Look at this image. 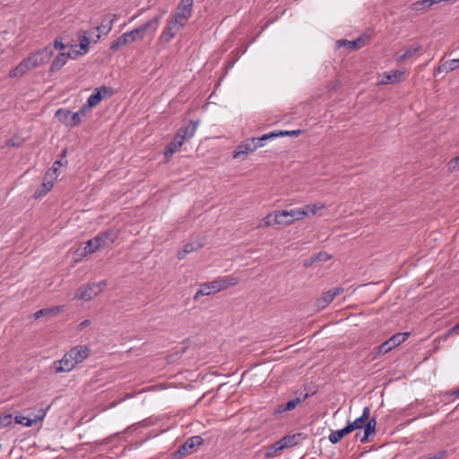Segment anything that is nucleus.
<instances>
[{"label":"nucleus","instance_id":"f257e3e1","mask_svg":"<svg viewBox=\"0 0 459 459\" xmlns=\"http://www.w3.org/2000/svg\"><path fill=\"white\" fill-rule=\"evenodd\" d=\"M238 282L239 279L234 274L218 277L210 282L202 283L195 294L194 299L196 301L201 296H208L225 290Z\"/></svg>","mask_w":459,"mask_h":459},{"label":"nucleus","instance_id":"f03ea898","mask_svg":"<svg viewBox=\"0 0 459 459\" xmlns=\"http://www.w3.org/2000/svg\"><path fill=\"white\" fill-rule=\"evenodd\" d=\"M158 21L156 18L150 20L145 22L142 26L132 30L129 32H126L117 38L110 45V49L112 51H117L120 48L125 45L131 44L136 40L142 39L143 37V33L151 27L157 28Z\"/></svg>","mask_w":459,"mask_h":459},{"label":"nucleus","instance_id":"7ed1b4c3","mask_svg":"<svg viewBox=\"0 0 459 459\" xmlns=\"http://www.w3.org/2000/svg\"><path fill=\"white\" fill-rule=\"evenodd\" d=\"M292 224L288 210L274 211L264 217L257 228H269L273 226H289Z\"/></svg>","mask_w":459,"mask_h":459},{"label":"nucleus","instance_id":"20e7f679","mask_svg":"<svg viewBox=\"0 0 459 459\" xmlns=\"http://www.w3.org/2000/svg\"><path fill=\"white\" fill-rule=\"evenodd\" d=\"M107 285L108 282L105 280L99 282H91L80 287L76 291L75 297L81 300L90 301L101 293Z\"/></svg>","mask_w":459,"mask_h":459},{"label":"nucleus","instance_id":"39448f33","mask_svg":"<svg viewBox=\"0 0 459 459\" xmlns=\"http://www.w3.org/2000/svg\"><path fill=\"white\" fill-rule=\"evenodd\" d=\"M194 0H180L174 13V28L185 26L192 15Z\"/></svg>","mask_w":459,"mask_h":459},{"label":"nucleus","instance_id":"423d86ee","mask_svg":"<svg viewBox=\"0 0 459 459\" xmlns=\"http://www.w3.org/2000/svg\"><path fill=\"white\" fill-rule=\"evenodd\" d=\"M266 140L261 137H252L241 143L233 153L234 159H242L244 156L255 152L257 148L264 145Z\"/></svg>","mask_w":459,"mask_h":459},{"label":"nucleus","instance_id":"0eeeda50","mask_svg":"<svg viewBox=\"0 0 459 459\" xmlns=\"http://www.w3.org/2000/svg\"><path fill=\"white\" fill-rule=\"evenodd\" d=\"M197 126V122L188 121L178 129L177 134L174 135V152L178 147L183 145L185 141L188 140L195 134Z\"/></svg>","mask_w":459,"mask_h":459},{"label":"nucleus","instance_id":"6e6552de","mask_svg":"<svg viewBox=\"0 0 459 459\" xmlns=\"http://www.w3.org/2000/svg\"><path fill=\"white\" fill-rule=\"evenodd\" d=\"M204 439L200 436H193L186 440L174 453V459H182L184 456L193 454L195 448L203 444Z\"/></svg>","mask_w":459,"mask_h":459},{"label":"nucleus","instance_id":"1a4fd4ad","mask_svg":"<svg viewBox=\"0 0 459 459\" xmlns=\"http://www.w3.org/2000/svg\"><path fill=\"white\" fill-rule=\"evenodd\" d=\"M408 333H398L390 337L387 341L377 347V354L384 355L397 347L401 343L404 342L408 338Z\"/></svg>","mask_w":459,"mask_h":459},{"label":"nucleus","instance_id":"9d476101","mask_svg":"<svg viewBox=\"0 0 459 459\" xmlns=\"http://www.w3.org/2000/svg\"><path fill=\"white\" fill-rule=\"evenodd\" d=\"M56 118L66 126L74 127L81 124L82 119L79 117V114L72 112L65 108H59L56 111Z\"/></svg>","mask_w":459,"mask_h":459},{"label":"nucleus","instance_id":"9b49d317","mask_svg":"<svg viewBox=\"0 0 459 459\" xmlns=\"http://www.w3.org/2000/svg\"><path fill=\"white\" fill-rule=\"evenodd\" d=\"M50 409V405H48L46 408H40L34 414V419L30 417H25L22 415H16L14 417V421L17 424L23 425L25 427H31L38 422H42L47 415L48 411Z\"/></svg>","mask_w":459,"mask_h":459},{"label":"nucleus","instance_id":"f8f14e48","mask_svg":"<svg viewBox=\"0 0 459 459\" xmlns=\"http://www.w3.org/2000/svg\"><path fill=\"white\" fill-rule=\"evenodd\" d=\"M343 288L337 287L324 292L316 301L317 310L325 309L331 302H333L336 296L343 293Z\"/></svg>","mask_w":459,"mask_h":459},{"label":"nucleus","instance_id":"ddd939ff","mask_svg":"<svg viewBox=\"0 0 459 459\" xmlns=\"http://www.w3.org/2000/svg\"><path fill=\"white\" fill-rule=\"evenodd\" d=\"M75 366L76 364L74 361L73 356L67 351L61 359L53 362L52 368L56 374H59L62 372H69L74 369Z\"/></svg>","mask_w":459,"mask_h":459},{"label":"nucleus","instance_id":"4468645a","mask_svg":"<svg viewBox=\"0 0 459 459\" xmlns=\"http://www.w3.org/2000/svg\"><path fill=\"white\" fill-rule=\"evenodd\" d=\"M53 54L54 51L52 50L51 45H48L42 49L30 53L29 56L32 59L34 65L39 67L44 64H47L50 60Z\"/></svg>","mask_w":459,"mask_h":459},{"label":"nucleus","instance_id":"2eb2a0df","mask_svg":"<svg viewBox=\"0 0 459 459\" xmlns=\"http://www.w3.org/2000/svg\"><path fill=\"white\" fill-rule=\"evenodd\" d=\"M113 94L111 87L101 86L96 88L94 92L87 100V107H96L103 98L110 97Z\"/></svg>","mask_w":459,"mask_h":459},{"label":"nucleus","instance_id":"dca6fc26","mask_svg":"<svg viewBox=\"0 0 459 459\" xmlns=\"http://www.w3.org/2000/svg\"><path fill=\"white\" fill-rule=\"evenodd\" d=\"M35 68H37V66L34 65L32 59L28 56V57L23 59L17 66L10 70L9 77H21Z\"/></svg>","mask_w":459,"mask_h":459},{"label":"nucleus","instance_id":"f3484780","mask_svg":"<svg viewBox=\"0 0 459 459\" xmlns=\"http://www.w3.org/2000/svg\"><path fill=\"white\" fill-rule=\"evenodd\" d=\"M78 54H79L78 51L59 53L54 58V60L49 67V73L50 74L56 73L67 63L69 58H75V56Z\"/></svg>","mask_w":459,"mask_h":459},{"label":"nucleus","instance_id":"a211bd4d","mask_svg":"<svg viewBox=\"0 0 459 459\" xmlns=\"http://www.w3.org/2000/svg\"><path fill=\"white\" fill-rule=\"evenodd\" d=\"M405 72L402 70H393L383 73L380 77L379 84L397 83L403 80Z\"/></svg>","mask_w":459,"mask_h":459},{"label":"nucleus","instance_id":"6ab92c4d","mask_svg":"<svg viewBox=\"0 0 459 459\" xmlns=\"http://www.w3.org/2000/svg\"><path fill=\"white\" fill-rule=\"evenodd\" d=\"M75 364L82 363L91 354V350L86 345H78L69 351Z\"/></svg>","mask_w":459,"mask_h":459},{"label":"nucleus","instance_id":"aec40b11","mask_svg":"<svg viewBox=\"0 0 459 459\" xmlns=\"http://www.w3.org/2000/svg\"><path fill=\"white\" fill-rule=\"evenodd\" d=\"M370 409L369 407H365L363 409L362 414L360 417L357 418L354 421L349 422L346 426L350 432H352L355 429H362L366 423V421L369 418Z\"/></svg>","mask_w":459,"mask_h":459},{"label":"nucleus","instance_id":"412c9836","mask_svg":"<svg viewBox=\"0 0 459 459\" xmlns=\"http://www.w3.org/2000/svg\"><path fill=\"white\" fill-rule=\"evenodd\" d=\"M117 14H112L109 16V19L107 23H102L95 28L90 29V30H86V33L93 34V33L100 31V34L101 33L108 34L112 30L113 23L117 20Z\"/></svg>","mask_w":459,"mask_h":459},{"label":"nucleus","instance_id":"4be33fe9","mask_svg":"<svg viewBox=\"0 0 459 459\" xmlns=\"http://www.w3.org/2000/svg\"><path fill=\"white\" fill-rule=\"evenodd\" d=\"M103 247V240L97 235L85 243L84 255L93 254Z\"/></svg>","mask_w":459,"mask_h":459},{"label":"nucleus","instance_id":"5701e85b","mask_svg":"<svg viewBox=\"0 0 459 459\" xmlns=\"http://www.w3.org/2000/svg\"><path fill=\"white\" fill-rule=\"evenodd\" d=\"M63 306H56L52 307L42 308L34 313L33 316L35 319H39L40 317H52L60 314L63 311Z\"/></svg>","mask_w":459,"mask_h":459},{"label":"nucleus","instance_id":"b1692460","mask_svg":"<svg viewBox=\"0 0 459 459\" xmlns=\"http://www.w3.org/2000/svg\"><path fill=\"white\" fill-rule=\"evenodd\" d=\"M377 420L376 418L368 419L364 425V435L360 437V442L365 443L368 437L376 433Z\"/></svg>","mask_w":459,"mask_h":459},{"label":"nucleus","instance_id":"393cba45","mask_svg":"<svg viewBox=\"0 0 459 459\" xmlns=\"http://www.w3.org/2000/svg\"><path fill=\"white\" fill-rule=\"evenodd\" d=\"M307 396V395L306 394L302 399L299 397H296L294 399L290 400L285 404L280 405L278 407L276 412L282 413L285 411H290L294 410L297 407V405H299L302 401H304L306 399Z\"/></svg>","mask_w":459,"mask_h":459},{"label":"nucleus","instance_id":"a878e982","mask_svg":"<svg viewBox=\"0 0 459 459\" xmlns=\"http://www.w3.org/2000/svg\"><path fill=\"white\" fill-rule=\"evenodd\" d=\"M338 44L340 47H342V46L346 47L350 50H356L365 45V40L363 38H358L355 40L343 39V40L338 41Z\"/></svg>","mask_w":459,"mask_h":459},{"label":"nucleus","instance_id":"bb28decb","mask_svg":"<svg viewBox=\"0 0 459 459\" xmlns=\"http://www.w3.org/2000/svg\"><path fill=\"white\" fill-rule=\"evenodd\" d=\"M98 235L103 240V247L114 243L118 237L117 231L115 230H108L107 231L100 232Z\"/></svg>","mask_w":459,"mask_h":459},{"label":"nucleus","instance_id":"cd10ccee","mask_svg":"<svg viewBox=\"0 0 459 459\" xmlns=\"http://www.w3.org/2000/svg\"><path fill=\"white\" fill-rule=\"evenodd\" d=\"M203 245L204 244L202 242L187 243L182 250L178 252L177 256L178 259H183L187 254L200 249Z\"/></svg>","mask_w":459,"mask_h":459},{"label":"nucleus","instance_id":"c85d7f7f","mask_svg":"<svg viewBox=\"0 0 459 459\" xmlns=\"http://www.w3.org/2000/svg\"><path fill=\"white\" fill-rule=\"evenodd\" d=\"M421 45H412L408 47L403 55L396 57V61L403 62L413 57L421 49Z\"/></svg>","mask_w":459,"mask_h":459},{"label":"nucleus","instance_id":"c756f323","mask_svg":"<svg viewBox=\"0 0 459 459\" xmlns=\"http://www.w3.org/2000/svg\"><path fill=\"white\" fill-rule=\"evenodd\" d=\"M300 434H295L291 436H285L279 440L282 449L296 446L299 442Z\"/></svg>","mask_w":459,"mask_h":459},{"label":"nucleus","instance_id":"7c9ffc66","mask_svg":"<svg viewBox=\"0 0 459 459\" xmlns=\"http://www.w3.org/2000/svg\"><path fill=\"white\" fill-rule=\"evenodd\" d=\"M264 449V456L267 459H273L277 457L280 455V452L283 450L279 441L275 442L270 446L265 447Z\"/></svg>","mask_w":459,"mask_h":459},{"label":"nucleus","instance_id":"2f4dec72","mask_svg":"<svg viewBox=\"0 0 459 459\" xmlns=\"http://www.w3.org/2000/svg\"><path fill=\"white\" fill-rule=\"evenodd\" d=\"M303 208H304V211L306 212L307 217L309 215H315L319 211L325 209V204L322 202H317V203L307 204Z\"/></svg>","mask_w":459,"mask_h":459},{"label":"nucleus","instance_id":"473e14b6","mask_svg":"<svg viewBox=\"0 0 459 459\" xmlns=\"http://www.w3.org/2000/svg\"><path fill=\"white\" fill-rule=\"evenodd\" d=\"M351 433L348 429L347 427L342 429H338V430H335V431H333L329 437H328V439L331 443L333 444H336L338 443L345 435Z\"/></svg>","mask_w":459,"mask_h":459},{"label":"nucleus","instance_id":"72a5a7b5","mask_svg":"<svg viewBox=\"0 0 459 459\" xmlns=\"http://www.w3.org/2000/svg\"><path fill=\"white\" fill-rule=\"evenodd\" d=\"M299 134V131H275L271 132L268 134H264L262 135V140H269L272 138H275L278 136H283V135H298Z\"/></svg>","mask_w":459,"mask_h":459},{"label":"nucleus","instance_id":"f704fd0d","mask_svg":"<svg viewBox=\"0 0 459 459\" xmlns=\"http://www.w3.org/2000/svg\"><path fill=\"white\" fill-rule=\"evenodd\" d=\"M288 212L292 223L296 221H299L307 217V213L303 207L288 210Z\"/></svg>","mask_w":459,"mask_h":459},{"label":"nucleus","instance_id":"c9c22d12","mask_svg":"<svg viewBox=\"0 0 459 459\" xmlns=\"http://www.w3.org/2000/svg\"><path fill=\"white\" fill-rule=\"evenodd\" d=\"M53 187L52 181H43L41 186L37 189L34 193V196L36 198H39L44 196L50 189Z\"/></svg>","mask_w":459,"mask_h":459},{"label":"nucleus","instance_id":"e433bc0d","mask_svg":"<svg viewBox=\"0 0 459 459\" xmlns=\"http://www.w3.org/2000/svg\"><path fill=\"white\" fill-rule=\"evenodd\" d=\"M60 164H61V162L58 160L54 163L53 167L46 172L45 177H44V181H52L54 183V181L58 177V174H57L58 169L56 167V165H60Z\"/></svg>","mask_w":459,"mask_h":459},{"label":"nucleus","instance_id":"4c0bfd02","mask_svg":"<svg viewBox=\"0 0 459 459\" xmlns=\"http://www.w3.org/2000/svg\"><path fill=\"white\" fill-rule=\"evenodd\" d=\"M430 7L429 0H420L412 4L411 8L414 11H422Z\"/></svg>","mask_w":459,"mask_h":459},{"label":"nucleus","instance_id":"58836bf2","mask_svg":"<svg viewBox=\"0 0 459 459\" xmlns=\"http://www.w3.org/2000/svg\"><path fill=\"white\" fill-rule=\"evenodd\" d=\"M13 423L12 414L0 415V429L10 426Z\"/></svg>","mask_w":459,"mask_h":459},{"label":"nucleus","instance_id":"ea45409f","mask_svg":"<svg viewBox=\"0 0 459 459\" xmlns=\"http://www.w3.org/2000/svg\"><path fill=\"white\" fill-rule=\"evenodd\" d=\"M80 48L83 51V54L87 53L91 40L87 35H82L79 38Z\"/></svg>","mask_w":459,"mask_h":459},{"label":"nucleus","instance_id":"a19ab883","mask_svg":"<svg viewBox=\"0 0 459 459\" xmlns=\"http://www.w3.org/2000/svg\"><path fill=\"white\" fill-rule=\"evenodd\" d=\"M171 26H168L167 30L160 36V43H169L172 39Z\"/></svg>","mask_w":459,"mask_h":459},{"label":"nucleus","instance_id":"79ce46f5","mask_svg":"<svg viewBox=\"0 0 459 459\" xmlns=\"http://www.w3.org/2000/svg\"><path fill=\"white\" fill-rule=\"evenodd\" d=\"M448 170L451 172L456 171L459 169V155L454 159H452L448 164Z\"/></svg>","mask_w":459,"mask_h":459},{"label":"nucleus","instance_id":"37998d69","mask_svg":"<svg viewBox=\"0 0 459 459\" xmlns=\"http://www.w3.org/2000/svg\"><path fill=\"white\" fill-rule=\"evenodd\" d=\"M446 62L447 64L449 72H452L459 68V59H451Z\"/></svg>","mask_w":459,"mask_h":459},{"label":"nucleus","instance_id":"c03bdc74","mask_svg":"<svg viewBox=\"0 0 459 459\" xmlns=\"http://www.w3.org/2000/svg\"><path fill=\"white\" fill-rule=\"evenodd\" d=\"M52 49L55 48L56 50H62L65 48V45L63 43L62 39H59V38H56L54 42H53V45L51 46Z\"/></svg>","mask_w":459,"mask_h":459},{"label":"nucleus","instance_id":"a18cd8bd","mask_svg":"<svg viewBox=\"0 0 459 459\" xmlns=\"http://www.w3.org/2000/svg\"><path fill=\"white\" fill-rule=\"evenodd\" d=\"M331 258V256L325 252H320L317 254V255L315 257L313 261H327Z\"/></svg>","mask_w":459,"mask_h":459},{"label":"nucleus","instance_id":"49530a36","mask_svg":"<svg viewBox=\"0 0 459 459\" xmlns=\"http://www.w3.org/2000/svg\"><path fill=\"white\" fill-rule=\"evenodd\" d=\"M91 107H87V102L80 108L79 111H77L76 113L79 114V117L81 118L82 116H86L90 110H91Z\"/></svg>","mask_w":459,"mask_h":459},{"label":"nucleus","instance_id":"de8ad7c7","mask_svg":"<svg viewBox=\"0 0 459 459\" xmlns=\"http://www.w3.org/2000/svg\"><path fill=\"white\" fill-rule=\"evenodd\" d=\"M84 35H87L90 39L91 41L96 43L98 42V40L100 39L101 37V34L100 32H96V33H93V34H87L86 32L84 33Z\"/></svg>","mask_w":459,"mask_h":459},{"label":"nucleus","instance_id":"09e8293b","mask_svg":"<svg viewBox=\"0 0 459 459\" xmlns=\"http://www.w3.org/2000/svg\"><path fill=\"white\" fill-rule=\"evenodd\" d=\"M437 73H449L446 62L442 63L437 69Z\"/></svg>","mask_w":459,"mask_h":459},{"label":"nucleus","instance_id":"8fccbe9b","mask_svg":"<svg viewBox=\"0 0 459 459\" xmlns=\"http://www.w3.org/2000/svg\"><path fill=\"white\" fill-rule=\"evenodd\" d=\"M165 156L166 158H169L172 156V142L167 144Z\"/></svg>","mask_w":459,"mask_h":459},{"label":"nucleus","instance_id":"3c124183","mask_svg":"<svg viewBox=\"0 0 459 459\" xmlns=\"http://www.w3.org/2000/svg\"><path fill=\"white\" fill-rule=\"evenodd\" d=\"M187 350V347L185 343H183L182 348L180 349L181 352H186Z\"/></svg>","mask_w":459,"mask_h":459},{"label":"nucleus","instance_id":"603ef678","mask_svg":"<svg viewBox=\"0 0 459 459\" xmlns=\"http://www.w3.org/2000/svg\"><path fill=\"white\" fill-rule=\"evenodd\" d=\"M89 324H90V321H89V320H84V321L81 324V325H82V326H85V325H88Z\"/></svg>","mask_w":459,"mask_h":459},{"label":"nucleus","instance_id":"864d4df0","mask_svg":"<svg viewBox=\"0 0 459 459\" xmlns=\"http://www.w3.org/2000/svg\"><path fill=\"white\" fill-rule=\"evenodd\" d=\"M454 394L455 397H457V398L459 397V388L454 392Z\"/></svg>","mask_w":459,"mask_h":459},{"label":"nucleus","instance_id":"5fc2aeb1","mask_svg":"<svg viewBox=\"0 0 459 459\" xmlns=\"http://www.w3.org/2000/svg\"><path fill=\"white\" fill-rule=\"evenodd\" d=\"M8 145L14 146V145H15V143H13V140H10V141L8 142Z\"/></svg>","mask_w":459,"mask_h":459},{"label":"nucleus","instance_id":"6e6d98bb","mask_svg":"<svg viewBox=\"0 0 459 459\" xmlns=\"http://www.w3.org/2000/svg\"><path fill=\"white\" fill-rule=\"evenodd\" d=\"M34 414H35V413H33V414H32L31 416H30V417L31 419H34Z\"/></svg>","mask_w":459,"mask_h":459},{"label":"nucleus","instance_id":"4d7b16f0","mask_svg":"<svg viewBox=\"0 0 459 459\" xmlns=\"http://www.w3.org/2000/svg\"><path fill=\"white\" fill-rule=\"evenodd\" d=\"M455 328H459V323L455 325Z\"/></svg>","mask_w":459,"mask_h":459},{"label":"nucleus","instance_id":"13d9d810","mask_svg":"<svg viewBox=\"0 0 459 459\" xmlns=\"http://www.w3.org/2000/svg\"><path fill=\"white\" fill-rule=\"evenodd\" d=\"M2 447V445L0 444V448Z\"/></svg>","mask_w":459,"mask_h":459}]
</instances>
